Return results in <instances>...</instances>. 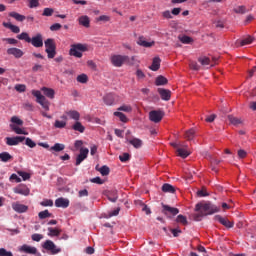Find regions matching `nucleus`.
<instances>
[{
    "label": "nucleus",
    "instance_id": "nucleus-45",
    "mask_svg": "<svg viewBox=\"0 0 256 256\" xmlns=\"http://www.w3.org/2000/svg\"><path fill=\"white\" fill-rule=\"evenodd\" d=\"M99 173H101V175L103 177H107V175H109L110 173V169H109V166H102L100 169H99Z\"/></svg>",
    "mask_w": 256,
    "mask_h": 256
},
{
    "label": "nucleus",
    "instance_id": "nucleus-14",
    "mask_svg": "<svg viewBox=\"0 0 256 256\" xmlns=\"http://www.w3.org/2000/svg\"><path fill=\"white\" fill-rule=\"evenodd\" d=\"M157 92L159 93L162 101H170L171 99V90L165 88H158Z\"/></svg>",
    "mask_w": 256,
    "mask_h": 256
},
{
    "label": "nucleus",
    "instance_id": "nucleus-19",
    "mask_svg": "<svg viewBox=\"0 0 256 256\" xmlns=\"http://www.w3.org/2000/svg\"><path fill=\"white\" fill-rule=\"evenodd\" d=\"M106 197L109 201H111V203H117L119 194L117 193V190H111L106 193Z\"/></svg>",
    "mask_w": 256,
    "mask_h": 256
},
{
    "label": "nucleus",
    "instance_id": "nucleus-44",
    "mask_svg": "<svg viewBox=\"0 0 256 256\" xmlns=\"http://www.w3.org/2000/svg\"><path fill=\"white\" fill-rule=\"evenodd\" d=\"M194 137H195V130L194 129H190V130L186 131L185 139H187V141H192V139Z\"/></svg>",
    "mask_w": 256,
    "mask_h": 256
},
{
    "label": "nucleus",
    "instance_id": "nucleus-23",
    "mask_svg": "<svg viewBox=\"0 0 256 256\" xmlns=\"http://www.w3.org/2000/svg\"><path fill=\"white\" fill-rule=\"evenodd\" d=\"M160 67H161V58L155 57L149 69H151V71H159Z\"/></svg>",
    "mask_w": 256,
    "mask_h": 256
},
{
    "label": "nucleus",
    "instance_id": "nucleus-21",
    "mask_svg": "<svg viewBox=\"0 0 256 256\" xmlns=\"http://www.w3.org/2000/svg\"><path fill=\"white\" fill-rule=\"evenodd\" d=\"M105 105L111 106L115 104V94L109 93L103 97Z\"/></svg>",
    "mask_w": 256,
    "mask_h": 256
},
{
    "label": "nucleus",
    "instance_id": "nucleus-38",
    "mask_svg": "<svg viewBox=\"0 0 256 256\" xmlns=\"http://www.w3.org/2000/svg\"><path fill=\"white\" fill-rule=\"evenodd\" d=\"M179 41H181V43H183L184 45H189L191 43H193V38L184 35V36H179L178 37Z\"/></svg>",
    "mask_w": 256,
    "mask_h": 256
},
{
    "label": "nucleus",
    "instance_id": "nucleus-10",
    "mask_svg": "<svg viewBox=\"0 0 256 256\" xmlns=\"http://www.w3.org/2000/svg\"><path fill=\"white\" fill-rule=\"evenodd\" d=\"M214 219L216 221H219V223L221 225H223L224 227H226V229H233V227L235 226V222L233 221H230L229 219L227 218H223L221 215H216L214 217Z\"/></svg>",
    "mask_w": 256,
    "mask_h": 256
},
{
    "label": "nucleus",
    "instance_id": "nucleus-20",
    "mask_svg": "<svg viewBox=\"0 0 256 256\" xmlns=\"http://www.w3.org/2000/svg\"><path fill=\"white\" fill-rule=\"evenodd\" d=\"M128 143L132 145L134 149H141L143 147V140L139 138H132L128 140Z\"/></svg>",
    "mask_w": 256,
    "mask_h": 256
},
{
    "label": "nucleus",
    "instance_id": "nucleus-22",
    "mask_svg": "<svg viewBox=\"0 0 256 256\" xmlns=\"http://www.w3.org/2000/svg\"><path fill=\"white\" fill-rule=\"evenodd\" d=\"M66 115L74 121H79V119H81V114L77 110L66 111Z\"/></svg>",
    "mask_w": 256,
    "mask_h": 256
},
{
    "label": "nucleus",
    "instance_id": "nucleus-55",
    "mask_svg": "<svg viewBox=\"0 0 256 256\" xmlns=\"http://www.w3.org/2000/svg\"><path fill=\"white\" fill-rule=\"evenodd\" d=\"M54 12H55V10H53V8H45L42 15L44 17H51Z\"/></svg>",
    "mask_w": 256,
    "mask_h": 256
},
{
    "label": "nucleus",
    "instance_id": "nucleus-5",
    "mask_svg": "<svg viewBox=\"0 0 256 256\" xmlns=\"http://www.w3.org/2000/svg\"><path fill=\"white\" fill-rule=\"evenodd\" d=\"M42 247L46 251H49L51 255H57L58 253H61V248L57 247V245H55V242H53L52 240H46L42 244Z\"/></svg>",
    "mask_w": 256,
    "mask_h": 256
},
{
    "label": "nucleus",
    "instance_id": "nucleus-12",
    "mask_svg": "<svg viewBox=\"0 0 256 256\" xmlns=\"http://www.w3.org/2000/svg\"><path fill=\"white\" fill-rule=\"evenodd\" d=\"M12 209L16 213H27L29 211V206L21 204L19 202L12 203Z\"/></svg>",
    "mask_w": 256,
    "mask_h": 256
},
{
    "label": "nucleus",
    "instance_id": "nucleus-51",
    "mask_svg": "<svg viewBox=\"0 0 256 256\" xmlns=\"http://www.w3.org/2000/svg\"><path fill=\"white\" fill-rule=\"evenodd\" d=\"M40 205L42 207H53V200H51V199H44L42 202H40Z\"/></svg>",
    "mask_w": 256,
    "mask_h": 256
},
{
    "label": "nucleus",
    "instance_id": "nucleus-49",
    "mask_svg": "<svg viewBox=\"0 0 256 256\" xmlns=\"http://www.w3.org/2000/svg\"><path fill=\"white\" fill-rule=\"evenodd\" d=\"M19 177H22L23 181H28V179H31V174L28 172L18 171Z\"/></svg>",
    "mask_w": 256,
    "mask_h": 256
},
{
    "label": "nucleus",
    "instance_id": "nucleus-16",
    "mask_svg": "<svg viewBox=\"0 0 256 256\" xmlns=\"http://www.w3.org/2000/svg\"><path fill=\"white\" fill-rule=\"evenodd\" d=\"M162 213L164 215H167L168 213H170L171 215H179V209L177 208H173L169 205H165V204H162Z\"/></svg>",
    "mask_w": 256,
    "mask_h": 256
},
{
    "label": "nucleus",
    "instance_id": "nucleus-61",
    "mask_svg": "<svg viewBox=\"0 0 256 256\" xmlns=\"http://www.w3.org/2000/svg\"><path fill=\"white\" fill-rule=\"evenodd\" d=\"M0 256H13V252L7 251L5 248H0Z\"/></svg>",
    "mask_w": 256,
    "mask_h": 256
},
{
    "label": "nucleus",
    "instance_id": "nucleus-25",
    "mask_svg": "<svg viewBox=\"0 0 256 256\" xmlns=\"http://www.w3.org/2000/svg\"><path fill=\"white\" fill-rule=\"evenodd\" d=\"M79 25H82V27H86L89 28V26L91 25V20L89 19V16L84 15L81 16L79 19Z\"/></svg>",
    "mask_w": 256,
    "mask_h": 256
},
{
    "label": "nucleus",
    "instance_id": "nucleus-41",
    "mask_svg": "<svg viewBox=\"0 0 256 256\" xmlns=\"http://www.w3.org/2000/svg\"><path fill=\"white\" fill-rule=\"evenodd\" d=\"M76 81H78V83H87V81H89V77L86 74H80L77 76Z\"/></svg>",
    "mask_w": 256,
    "mask_h": 256
},
{
    "label": "nucleus",
    "instance_id": "nucleus-52",
    "mask_svg": "<svg viewBox=\"0 0 256 256\" xmlns=\"http://www.w3.org/2000/svg\"><path fill=\"white\" fill-rule=\"evenodd\" d=\"M25 145H27V147H30V149H33L34 147H37V144L31 140V138H25Z\"/></svg>",
    "mask_w": 256,
    "mask_h": 256
},
{
    "label": "nucleus",
    "instance_id": "nucleus-64",
    "mask_svg": "<svg viewBox=\"0 0 256 256\" xmlns=\"http://www.w3.org/2000/svg\"><path fill=\"white\" fill-rule=\"evenodd\" d=\"M238 157L239 159H245L247 157V151L243 149L238 150Z\"/></svg>",
    "mask_w": 256,
    "mask_h": 256
},
{
    "label": "nucleus",
    "instance_id": "nucleus-3",
    "mask_svg": "<svg viewBox=\"0 0 256 256\" xmlns=\"http://www.w3.org/2000/svg\"><path fill=\"white\" fill-rule=\"evenodd\" d=\"M85 51H87V45L81 43L72 44L70 46L69 55L70 57H76L77 59H81Z\"/></svg>",
    "mask_w": 256,
    "mask_h": 256
},
{
    "label": "nucleus",
    "instance_id": "nucleus-50",
    "mask_svg": "<svg viewBox=\"0 0 256 256\" xmlns=\"http://www.w3.org/2000/svg\"><path fill=\"white\" fill-rule=\"evenodd\" d=\"M177 223H181L182 225H187V217H185L184 215H178L176 218Z\"/></svg>",
    "mask_w": 256,
    "mask_h": 256
},
{
    "label": "nucleus",
    "instance_id": "nucleus-57",
    "mask_svg": "<svg viewBox=\"0 0 256 256\" xmlns=\"http://www.w3.org/2000/svg\"><path fill=\"white\" fill-rule=\"evenodd\" d=\"M32 95H33L34 97H36V102H37V101H40V99H42V98L45 97V96H43V95L41 94V91H39V90H33V91H32Z\"/></svg>",
    "mask_w": 256,
    "mask_h": 256
},
{
    "label": "nucleus",
    "instance_id": "nucleus-7",
    "mask_svg": "<svg viewBox=\"0 0 256 256\" xmlns=\"http://www.w3.org/2000/svg\"><path fill=\"white\" fill-rule=\"evenodd\" d=\"M13 191L14 193H16V195H23L24 197H29L31 193V189H29V187H27V185L25 184H20L16 186L15 188H13Z\"/></svg>",
    "mask_w": 256,
    "mask_h": 256
},
{
    "label": "nucleus",
    "instance_id": "nucleus-58",
    "mask_svg": "<svg viewBox=\"0 0 256 256\" xmlns=\"http://www.w3.org/2000/svg\"><path fill=\"white\" fill-rule=\"evenodd\" d=\"M2 41H6L9 45H17L19 43L15 38H3Z\"/></svg>",
    "mask_w": 256,
    "mask_h": 256
},
{
    "label": "nucleus",
    "instance_id": "nucleus-2",
    "mask_svg": "<svg viewBox=\"0 0 256 256\" xmlns=\"http://www.w3.org/2000/svg\"><path fill=\"white\" fill-rule=\"evenodd\" d=\"M111 63L114 67H123L124 63H127V65H135V56L129 58V56L113 55L111 57Z\"/></svg>",
    "mask_w": 256,
    "mask_h": 256
},
{
    "label": "nucleus",
    "instance_id": "nucleus-63",
    "mask_svg": "<svg viewBox=\"0 0 256 256\" xmlns=\"http://www.w3.org/2000/svg\"><path fill=\"white\" fill-rule=\"evenodd\" d=\"M41 239H43L42 234L35 233L32 235V241H36L37 243H39V241H41Z\"/></svg>",
    "mask_w": 256,
    "mask_h": 256
},
{
    "label": "nucleus",
    "instance_id": "nucleus-40",
    "mask_svg": "<svg viewBox=\"0 0 256 256\" xmlns=\"http://www.w3.org/2000/svg\"><path fill=\"white\" fill-rule=\"evenodd\" d=\"M54 127L56 129H65V127H67V121L56 120L55 123H54Z\"/></svg>",
    "mask_w": 256,
    "mask_h": 256
},
{
    "label": "nucleus",
    "instance_id": "nucleus-9",
    "mask_svg": "<svg viewBox=\"0 0 256 256\" xmlns=\"http://www.w3.org/2000/svg\"><path fill=\"white\" fill-rule=\"evenodd\" d=\"M89 155V148H80V153L76 157V163L75 165L78 167V165H81L85 159H87Z\"/></svg>",
    "mask_w": 256,
    "mask_h": 256
},
{
    "label": "nucleus",
    "instance_id": "nucleus-34",
    "mask_svg": "<svg viewBox=\"0 0 256 256\" xmlns=\"http://www.w3.org/2000/svg\"><path fill=\"white\" fill-rule=\"evenodd\" d=\"M48 235L49 237H59V235H61V230H59L58 228L49 227Z\"/></svg>",
    "mask_w": 256,
    "mask_h": 256
},
{
    "label": "nucleus",
    "instance_id": "nucleus-27",
    "mask_svg": "<svg viewBox=\"0 0 256 256\" xmlns=\"http://www.w3.org/2000/svg\"><path fill=\"white\" fill-rule=\"evenodd\" d=\"M10 129H12L16 135H29V133L15 124H10Z\"/></svg>",
    "mask_w": 256,
    "mask_h": 256
},
{
    "label": "nucleus",
    "instance_id": "nucleus-47",
    "mask_svg": "<svg viewBox=\"0 0 256 256\" xmlns=\"http://www.w3.org/2000/svg\"><path fill=\"white\" fill-rule=\"evenodd\" d=\"M115 117H118L122 123H127V116L123 112H114Z\"/></svg>",
    "mask_w": 256,
    "mask_h": 256
},
{
    "label": "nucleus",
    "instance_id": "nucleus-30",
    "mask_svg": "<svg viewBox=\"0 0 256 256\" xmlns=\"http://www.w3.org/2000/svg\"><path fill=\"white\" fill-rule=\"evenodd\" d=\"M138 45H140L141 47H153L155 45V42H153V41L147 42V40H145V38L139 37Z\"/></svg>",
    "mask_w": 256,
    "mask_h": 256
},
{
    "label": "nucleus",
    "instance_id": "nucleus-54",
    "mask_svg": "<svg viewBox=\"0 0 256 256\" xmlns=\"http://www.w3.org/2000/svg\"><path fill=\"white\" fill-rule=\"evenodd\" d=\"M15 90L18 91V93H25V91H27V86H25V84H17Z\"/></svg>",
    "mask_w": 256,
    "mask_h": 256
},
{
    "label": "nucleus",
    "instance_id": "nucleus-43",
    "mask_svg": "<svg viewBox=\"0 0 256 256\" xmlns=\"http://www.w3.org/2000/svg\"><path fill=\"white\" fill-rule=\"evenodd\" d=\"M234 13L245 15V13H247V8L245 6H237L234 8Z\"/></svg>",
    "mask_w": 256,
    "mask_h": 256
},
{
    "label": "nucleus",
    "instance_id": "nucleus-15",
    "mask_svg": "<svg viewBox=\"0 0 256 256\" xmlns=\"http://www.w3.org/2000/svg\"><path fill=\"white\" fill-rule=\"evenodd\" d=\"M7 55H13V57H15L16 59H21L24 53L23 50L19 48H8Z\"/></svg>",
    "mask_w": 256,
    "mask_h": 256
},
{
    "label": "nucleus",
    "instance_id": "nucleus-46",
    "mask_svg": "<svg viewBox=\"0 0 256 256\" xmlns=\"http://www.w3.org/2000/svg\"><path fill=\"white\" fill-rule=\"evenodd\" d=\"M39 219H47L51 217V213H49V210H44L38 213Z\"/></svg>",
    "mask_w": 256,
    "mask_h": 256
},
{
    "label": "nucleus",
    "instance_id": "nucleus-56",
    "mask_svg": "<svg viewBox=\"0 0 256 256\" xmlns=\"http://www.w3.org/2000/svg\"><path fill=\"white\" fill-rule=\"evenodd\" d=\"M11 123H14L15 125H19L20 127L23 126V120H21L19 117L17 116H13L11 118Z\"/></svg>",
    "mask_w": 256,
    "mask_h": 256
},
{
    "label": "nucleus",
    "instance_id": "nucleus-29",
    "mask_svg": "<svg viewBox=\"0 0 256 256\" xmlns=\"http://www.w3.org/2000/svg\"><path fill=\"white\" fill-rule=\"evenodd\" d=\"M0 160L2 163H9V161H13V157L9 154V152L0 153Z\"/></svg>",
    "mask_w": 256,
    "mask_h": 256
},
{
    "label": "nucleus",
    "instance_id": "nucleus-36",
    "mask_svg": "<svg viewBox=\"0 0 256 256\" xmlns=\"http://www.w3.org/2000/svg\"><path fill=\"white\" fill-rule=\"evenodd\" d=\"M17 39L20 41H26V43H31V37H29V33L27 32H22L17 36Z\"/></svg>",
    "mask_w": 256,
    "mask_h": 256
},
{
    "label": "nucleus",
    "instance_id": "nucleus-42",
    "mask_svg": "<svg viewBox=\"0 0 256 256\" xmlns=\"http://www.w3.org/2000/svg\"><path fill=\"white\" fill-rule=\"evenodd\" d=\"M64 149L65 145L60 143H56L51 147V151H56L57 153H59V151H63Z\"/></svg>",
    "mask_w": 256,
    "mask_h": 256
},
{
    "label": "nucleus",
    "instance_id": "nucleus-6",
    "mask_svg": "<svg viewBox=\"0 0 256 256\" xmlns=\"http://www.w3.org/2000/svg\"><path fill=\"white\" fill-rule=\"evenodd\" d=\"M163 117H165V112L162 110H152L149 112V119L152 123H161Z\"/></svg>",
    "mask_w": 256,
    "mask_h": 256
},
{
    "label": "nucleus",
    "instance_id": "nucleus-60",
    "mask_svg": "<svg viewBox=\"0 0 256 256\" xmlns=\"http://www.w3.org/2000/svg\"><path fill=\"white\" fill-rule=\"evenodd\" d=\"M91 183H96L97 185H103V183H105V181H103V179H101V177H95L90 179Z\"/></svg>",
    "mask_w": 256,
    "mask_h": 256
},
{
    "label": "nucleus",
    "instance_id": "nucleus-37",
    "mask_svg": "<svg viewBox=\"0 0 256 256\" xmlns=\"http://www.w3.org/2000/svg\"><path fill=\"white\" fill-rule=\"evenodd\" d=\"M168 80L167 78H165V76H158L155 80V85H157V87L161 86V85H167Z\"/></svg>",
    "mask_w": 256,
    "mask_h": 256
},
{
    "label": "nucleus",
    "instance_id": "nucleus-26",
    "mask_svg": "<svg viewBox=\"0 0 256 256\" xmlns=\"http://www.w3.org/2000/svg\"><path fill=\"white\" fill-rule=\"evenodd\" d=\"M9 17H12L16 21H19L20 23H23V21H25V19H27V17H25V15H21L15 11L10 12Z\"/></svg>",
    "mask_w": 256,
    "mask_h": 256
},
{
    "label": "nucleus",
    "instance_id": "nucleus-33",
    "mask_svg": "<svg viewBox=\"0 0 256 256\" xmlns=\"http://www.w3.org/2000/svg\"><path fill=\"white\" fill-rule=\"evenodd\" d=\"M72 129L74 131H78L79 133L85 132V126L83 124H81V122H79V120H77L76 123H74V125L72 126Z\"/></svg>",
    "mask_w": 256,
    "mask_h": 256
},
{
    "label": "nucleus",
    "instance_id": "nucleus-28",
    "mask_svg": "<svg viewBox=\"0 0 256 256\" xmlns=\"http://www.w3.org/2000/svg\"><path fill=\"white\" fill-rule=\"evenodd\" d=\"M42 93L49 99H55V90L47 87L42 88Z\"/></svg>",
    "mask_w": 256,
    "mask_h": 256
},
{
    "label": "nucleus",
    "instance_id": "nucleus-48",
    "mask_svg": "<svg viewBox=\"0 0 256 256\" xmlns=\"http://www.w3.org/2000/svg\"><path fill=\"white\" fill-rule=\"evenodd\" d=\"M119 159L121 163H127V161L131 159V155L129 153H123L122 155L119 156Z\"/></svg>",
    "mask_w": 256,
    "mask_h": 256
},
{
    "label": "nucleus",
    "instance_id": "nucleus-13",
    "mask_svg": "<svg viewBox=\"0 0 256 256\" xmlns=\"http://www.w3.org/2000/svg\"><path fill=\"white\" fill-rule=\"evenodd\" d=\"M21 253H27L28 255H37V248L35 246H30L27 244L22 245L19 248Z\"/></svg>",
    "mask_w": 256,
    "mask_h": 256
},
{
    "label": "nucleus",
    "instance_id": "nucleus-24",
    "mask_svg": "<svg viewBox=\"0 0 256 256\" xmlns=\"http://www.w3.org/2000/svg\"><path fill=\"white\" fill-rule=\"evenodd\" d=\"M3 27H6V29H10L12 33H21V28L19 26L13 25L9 22H3Z\"/></svg>",
    "mask_w": 256,
    "mask_h": 256
},
{
    "label": "nucleus",
    "instance_id": "nucleus-8",
    "mask_svg": "<svg viewBox=\"0 0 256 256\" xmlns=\"http://www.w3.org/2000/svg\"><path fill=\"white\" fill-rule=\"evenodd\" d=\"M5 141L6 145L13 147L19 145V143H23L25 141V136L6 137Z\"/></svg>",
    "mask_w": 256,
    "mask_h": 256
},
{
    "label": "nucleus",
    "instance_id": "nucleus-4",
    "mask_svg": "<svg viewBox=\"0 0 256 256\" xmlns=\"http://www.w3.org/2000/svg\"><path fill=\"white\" fill-rule=\"evenodd\" d=\"M45 48H46V53L48 59H55V56L57 55V46L55 45V40L52 38H48L44 42Z\"/></svg>",
    "mask_w": 256,
    "mask_h": 256
},
{
    "label": "nucleus",
    "instance_id": "nucleus-31",
    "mask_svg": "<svg viewBox=\"0 0 256 256\" xmlns=\"http://www.w3.org/2000/svg\"><path fill=\"white\" fill-rule=\"evenodd\" d=\"M162 191H163V193H175L176 189L173 185H171L169 183H165L162 186Z\"/></svg>",
    "mask_w": 256,
    "mask_h": 256
},
{
    "label": "nucleus",
    "instance_id": "nucleus-59",
    "mask_svg": "<svg viewBox=\"0 0 256 256\" xmlns=\"http://www.w3.org/2000/svg\"><path fill=\"white\" fill-rule=\"evenodd\" d=\"M29 3L30 9H35V7H39V0H27Z\"/></svg>",
    "mask_w": 256,
    "mask_h": 256
},
{
    "label": "nucleus",
    "instance_id": "nucleus-32",
    "mask_svg": "<svg viewBox=\"0 0 256 256\" xmlns=\"http://www.w3.org/2000/svg\"><path fill=\"white\" fill-rule=\"evenodd\" d=\"M36 103H39V105H41V107H43V109H45V111H49V100H47V98H45V96L43 98H40Z\"/></svg>",
    "mask_w": 256,
    "mask_h": 256
},
{
    "label": "nucleus",
    "instance_id": "nucleus-35",
    "mask_svg": "<svg viewBox=\"0 0 256 256\" xmlns=\"http://www.w3.org/2000/svg\"><path fill=\"white\" fill-rule=\"evenodd\" d=\"M177 153L179 157H182V159H187L190 155L189 151L185 148H177Z\"/></svg>",
    "mask_w": 256,
    "mask_h": 256
},
{
    "label": "nucleus",
    "instance_id": "nucleus-62",
    "mask_svg": "<svg viewBox=\"0 0 256 256\" xmlns=\"http://www.w3.org/2000/svg\"><path fill=\"white\" fill-rule=\"evenodd\" d=\"M199 63H201V65H210L211 63V59L207 58V57H203V58H199Z\"/></svg>",
    "mask_w": 256,
    "mask_h": 256
},
{
    "label": "nucleus",
    "instance_id": "nucleus-39",
    "mask_svg": "<svg viewBox=\"0 0 256 256\" xmlns=\"http://www.w3.org/2000/svg\"><path fill=\"white\" fill-rule=\"evenodd\" d=\"M228 120L230 121L231 125H241V123H243V120L233 115H229Z\"/></svg>",
    "mask_w": 256,
    "mask_h": 256
},
{
    "label": "nucleus",
    "instance_id": "nucleus-18",
    "mask_svg": "<svg viewBox=\"0 0 256 256\" xmlns=\"http://www.w3.org/2000/svg\"><path fill=\"white\" fill-rule=\"evenodd\" d=\"M253 41H255V38L253 36H247L245 38H243L242 40H237V45L239 47H245V45H251V43H253Z\"/></svg>",
    "mask_w": 256,
    "mask_h": 256
},
{
    "label": "nucleus",
    "instance_id": "nucleus-11",
    "mask_svg": "<svg viewBox=\"0 0 256 256\" xmlns=\"http://www.w3.org/2000/svg\"><path fill=\"white\" fill-rule=\"evenodd\" d=\"M30 43L36 48L43 47V35L41 33L36 34L34 37L30 38Z\"/></svg>",
    "mask_w": 256,
    "mask_h": 256
},
{
    "label": "nucleus",
    "instance_id": "nucleus-1",
    "mask_svg": "<svg viewBox=\"0 0 256 256\" xmlns=\"http://www.w3.org/2000/svg\"><path fill=\"white\" fill-rule=\"evenodd\" d=\"M195 211L198 212V214L195 215V221H201V219L207 217V215L219 213L220 208L211 202H200L196 204Z\"/></svg>",
    "mask_w": 256,
    "mask_h": 256
},
{
    "label": "nucleus",
    "instance_id": "nucleus-17",
    "mask_svg": "<svg viewBox=\"0 0 256 256\" xmlns=\"http://www.w3.org/2000/svg\"><path fill=\"white\" fill-rule=\"evenodd\" d=\"M55 207H61L62 209H67L69 207V199L66 198H57L55 200Z\"/></svg>",
    "mask_w": 256,
    "mask_h": 256
},
{
    "label": "nucleus",
    "instance_id": "nucleus-53",
    "mask_svg": "<svg viewBox=\"0 0 256 256\" xmlns=\"http://www.w3.org/2000/svg\"><path fill=\"white\" fill-rule=\"evenodd\" d=\"M119 111H124V113H131L133 108L129 105H122L118 108Z\"/></svg>",
    "mask_w": 256,
    "mask_h": 256
}]
</instances>
